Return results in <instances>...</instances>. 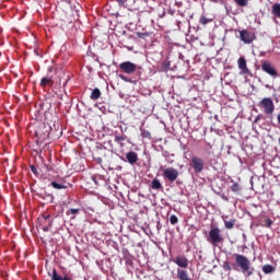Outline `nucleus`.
I'll return each mask as SVG.
<instances>
[{
    "label": "nucleus",
    "instance_id": "obj_1",
    "mask_svg": "<svg viewBox=\"0 0 280 280\" xmlns=\"http://www.w3.org/2000/svg\"><path fill=\"white\" fill-rule=\"evenodd\" d=\"M173 264L178 266L177 268V279L179 280H191L189 278V272H187V268H189V259L185 256H177L173 259Z\"/></svg>",
    "mask_w": 280,
    "mask_h": 280
},
{
    "label": "nucleus",
    "instance_id": "obj_2",
    "mask_svg": "<svg viewBox=\"0 0 280 280\" xmlns=\"http://www.w3.org/2000/svg\"><path fill=\"white\" fill-rule=\"evenodd\" d=\"M207 242H209V244H211V246L214 248L224 242V237L222 236V231H220V228L212 226L210 229Z\"/></svg>",
    "mask_w": 280,
    "mask_h": 280
},
{
    "label": "nucleus",
    "instance_id": "obj_3",
    "mask_svg": "<svg viewBox=\"0 0 280 280\" xmlns=\"http://www.w3.org/2000/svg\"><path fill=\"white\" fill-rule=\"evenodd\" d=\"M235 261L237 266H240L242 272L247 273L248 277L253 276V270H250V260H248L246 256L236 254Z\"/></svg>",
    "mask_w": 280,
    "mask_h": 280
},
{
    "label": "nucleus",
    "instance_id": "obj_4",
    "mask_svg": "<svg viewBox=\"0 0 280 280\" xmlns=\"http://www.w3.org/2000/svg\"><path fill=\"white\" fill-rule=\"evenodd\" d=\"M258 106L264 109L265 115L272 116V113H275V102L270 97L262 98Z\"/></svg>",
    "mask_w": 280,
    "mask_h": 280
},
{
    "label": "nucleus",
    "instance_id": "obj_5",
    "mask_svg": "<svg viewBox=\"0 0 280 280\" xmlns=\"http://www.w3.org/2000/svg\"><path fill=\"white\" fill-rule=\"evenodd\" d=\"M119 69L122 73H126L127 75H132L137 72L139 66H137V63H132V61H125L119 65Z\"/></svg>",
    "mask_w": 280,
    "mask_h": 280
},
{
    "label": "nucleus",
    "instance_id": "obj_6",
    "mask_svg": "<svg viewBox=\"0 0 280 280\" xmlns=\"http://www.w3.org/2000/svg\"><path fill=\"white\" fill-rule=\"evenodd\" d=\"M178 170L174 168V167H167L163 171V178H165V180H168V183H174L178 179Z\"/></svg>",
    "mask_w": 280,
    "mask_h": 280
},
{
    "label": "nucleus",
    "instance_id": "obj_7",
    "mask_svg": "<svg viewBox=\"0 0 280 280\" xmlns=\"http://www.w3.org/2000/svg\"><path fill=\"white\" fill-rule=\"evenodd\" d=\"M190 163L195 174H200L205 170V161L196 155H192Z\"/></svg>",
    "mask_w": 280,
    "mask_h": 280
},
{
    "label": "nucleus",
    "instance_id": "obj_8",
    "mask_svg": "<svg viewBox=\"0 0 280 280\" xmlns=\"http://www.w3.org/2000/svg\"><path fill=\"white\" fill-rule=\"evenodd\" d=\"M262 71L265 73H268L271 78H278L279 73L277 72V69H275V66L270 63V61H264L261 66Z\"/></svg>",
    "mask_w": 280,
    "mask_h": 280
},
{
    "label": "nucleus",
    "instance_id": "obj_9",
    "mask_svg": "<svg viewBox=\"0 0 280 280\" xmlns=\"http://www.w3.org/2000/svg\"><path fill=\"white\" fill-rule=\"evenodd\" d=\"M240 38L243 40V43H246V45H250V43L255 40V35L246 30H243L240 32Z\"/></svg>",
    "mask_w": 280,
    "mask_h": 280
},
{
    "label": "nucleus",
    "instance_id": "obj_10",
    "mask_svg": "<svg viewBox=\"0 0 280 280\" xmlns=\"http://www.w3.org/2000/svg\"><path fill=\"white\" fill-rule=\"evenodd\" d=\"M238 69L241 70V75H250V70L246 66V58L241 57L238 58Z\"/></svg>",
    "mask_w": 280,
    "mask_h": 280
},
{
    "label": "nucleus",
    "instance_id": "obj_11",
    "mask_svg": "<svg viewBox=\"0 0 280 280\" xmlns=\"http://www.w3.org/2000/svg\"><path fill=\"white\" fill-rule=\"evenodd\" d=\"M127 162H129L130 165H135L137 161H139V155L135 151H130L126 154Z\"/></svg>",
    "mask_w": 280,
    "mask_h": 280
},
{
    "label": "nucleus",
    "instance_id": "obj_12",
    "mask_svg": "<svg viewBox=\"0 0 280 280\" xmlns=\"http://www.w3.org/2000/svg\"><path fill=\"white\" fill-rule=\"evenodd\" d=\"M51 280H71V277L65 276L62 278V276L58 275V271H56V269H54L52 275H51Z\"/></svg>",
    "mask_w": 280,
    "mask_h": 280
},
{
    "label": "nucleus",
    "instance_id": "obj_13",
    "mask_svg": "<svg viewBox=\"0 0 280 280\" xmlns=\"http://www.w3.org/2000/svg\"><path fill=\"white\" fill-rule=\"evenodd\" d=\"M54 84V80L49 77H44L40 81V86H51Z\"/></svg>",
    "mask_w": 280,
    "mask_h": 280
},
{
    "label": "nucleus",
    "instance_id": "obj_14",
    "mask_svg": "<svg viewBox=\"0 0 280 280\" xmlns=\"http://www.w3.org/2000/svg\"><path fill=\"white\" fill-rule=\"evenodd\" d=\"M233 185L231 186V190L234 194H242V186L237 184V182L232 180Z\"/></svg>",
    "mask_w": 280,
    "mask_h": 280
},
{
    "label": "nucleus",
    "instance_id": "obj_15",
    "mask_svg": "<svg viewBox=\"0 0 280 280\" xmlns=\"http://www.w3.org/2000/svg\"><path fill=\"white\" fill-rule=\"evenodd\" d=\"M271 12L273 16H277V19H280V3L273 4Z\"/></svg>",
    "mask_w": 280,
    "mask_h": 280
},
{
    "label": "nucleus",
    "instance_id": "obj_16",
    "mask_svg": "<svg viewBox=\"0 0 280 280\" xmlns=\"http://www.w3.org/2000/svg\"><path fill=\"white\" fill-rule=\"evenodd\" d=\"M101 95L102 92L100 91V89L95 88L91 93V100H100Z\"/></svg>",
    "mask_w": 280,
    "mask_h": 280
},
{
    "label": "nucleus",
    "instance_id": "obj_17",
    "mask_svg": "<svg viewBox=\"0 0 280 280\" xmlns=\"http://www.w3.org/2000/svg\"><path fill=\"white\" fill-rule=\"evenodd\" d=\"M262 272H265V275H272V272H275V267L271 265H265L262 266Z\"/></svg>",
    "mask_w": 280,
    "mask_h": 280
},
{
    "label": "nucleus",
    "instance_id": "obj_18",
    "mask_svg": "<svg viewBox=\"0 0 280 280\" xmlns=\"http://www.w3.org/2000/svg\"><path fill=\"white\" fill-rule=\"evenodd\" d=\"M151 188L152 189H163V184H161V180H159V179H153L151 183Z\"/></svg>",
    "mask_w": 280,
    "mask_h": 280
},
{
    "label": "nucleus",
    "instance_id": "obj_19",
    "mask_svg": "<svg viewBox=\"0 0 280 280\" xmlns=\"http://www.w3.org/2000/svg\"><path fill=\"white\" fill-rule=\"evenodd\" d=\"M50 185L54 187V189H67L66 185L58 184V182H51Z\"/></svg>",
    "mask_w": 280,
    "mask_h": 280
},
{
    "label": "nucleus",
    "instance_id": "obj_20",
    "mask_svg": "<svg viewBox=\"0 0 280 280\" xmlns=\"http://www.w3.org/2000/svg\"><path fill=\"white\" fill-rule=\"evenodd\" d=\"M234 3L240 8H246V5H248V0H234Z\"/></svg>",
    "mask_w": 280,
    "mask_h": 280
},
{
    "label": "nucleus",
    "instance_id": "obj_21",
    "mask_svg": "<svg viewBox=\"0 0 280 280\" xmlns=\"http://www.w3.org/2000/svg\"><path fill=\"white\" fill-rule=\"evenodd\" d=\"M225 229H233L235 226V220L224 221Z\"/></svg>",
    "mask_w": 280,
    "mask_h": 280
},
{
    "label": "nucleus",
    "instance_id": "obj_22",
    "mask_svg": "<svg viewBox=\"0 0 280 280\" xmlns=\"http://www.w3.org/2000/svg\"><path fill=\"white\" fill-rule=\"evenodd\" d=\"M126 136H115L116 143H120V145H122L121 141H126Z\"/></svg>",
    "mask_w": 280,
    "mask_h": 280
},
{
    "label": "nucleus",
    "instance_id": "obj_23",
    "mask_svg": "<svg viewBox=\"0 0 280 280\" xmlns=\"http://www.w3.org/2000/svg\"><path fill=\"white\" fill-rule=\"evenodd\" d=\"M78 213H80V209H75V208L69 209L67 211V215H75Z\"/></svg>",
    "mask_w": 280,
    "mask_h": 280
},
{
    "label": "nucleus",
    "instance_id": "obj_24",
    "mask_svg": "<svg viewBox=\"0 0 280 280\" xmlns=\"http://www.w3.org/2000/svg\"><path fill=\"white\" fill-rule=\"evenodd\" d=\"M170 222L171 224H178V217H176V214H173L170 217Z\"/></svg>",
    "mask_w": 280,
    "mask_h": 280
},
{
    "label": "nucleus",
    "instance_id": "obj_25",
    "mask_svg": "<svg viewBox=\"0 0 280 280\" xmlns=\"http://www.w3.org/2000/svg\"><path fill=\"white\" fill-rule=\"evenodd\" d=\"M201 25H207L208 23H211V20L207 19V16L202 15L200 18Z\"/></svg>",
    "mask_w": 280,
    "mask_h": 280
},
{
    "label": "nucleus",
    "instance_id": "obj_26",
    "mask_svg": "<svg viewBox=\"0 0 280 280\" xmlns=\"http://www.w3.org/2000/svg\"><path fill=\"white\" fill-rule=\"evenodd\" d=\"M118 78H120V80H124V82H132V79H130L126 74H119Z\"/></svg>",
    "mask_w": 280,
    "mask_h": 280
},
{
    "label": "nucleus",
    "instance_id": "obj_27",
    "mask_svg": "<svg viewBox=\"0 0 280 280\" xmlns=\"http://www.w3.org/2000/svg\"><path fill=\"white\" fill-rule=\"evenodd\" d=\"M138 38H145L148 36L147 33H137Z\"/></svg>",
    "mask_w": 280,
    "mask_h": 280
},
{
    "label": "nucleus",
    "instance_id": "obj_28",
    "mask_svg": "<svg viewBox=\"0 0 280 280\" xmlns=\"http://www.w3.org/2000/svg\"><path fill=\"white\" fill-rule=\"evenodd\" d=\"M266 226H268V228L272 226V220L267 219L266 220Z\"/></svg>",
    "mask_w": 280,
    "mask_h": 280
},
{
    "label": "nucleus",
    "instance_id": "obj_29",
    "mask_svg": "<svg viewBox=\"0 0 280 280\" xmlns=\"http://www.w3.org/2000/svg\"><path fill=\"white\" fill-rule=\"evenodd\" d=\"M119 5H126V0H116Z\"/></svg>",
    "mask_w": 280,
    "mask_h": 280
},
{
    "label": "nucleus",
    "instance_id": "obj_30",
    "mask_svg": "<svg viewBox=\"0 0 280 280\" xmlns=\"http://www.w3.org/2000/svg\"><path fill=\"white\" fill-rule=\"evenodd\" d=\"M31 171L33 174H38V170H36V166H31Z\"/></svg>",
    "mask_w": 280,
    "mask_h": 280
},
{
    "label": "nucleus",
    "instance_id": "obj_31",
    "mask_svg": "<svg viewBox=\"0 0 280 280\" xmlns=\"http://www.w3.org/2000/svg\"><path fill=\"white\" fill-rule=\"evenodd\" d=\"M221 198H222V200H225L226 202H229V196L222 194V195H221Z\"/></svg>",
    "mask_w": 280,
    "mask_h": 280
},
{
    "label": "nucleus",
    "instance_id": "obj_32",
    "mask_svg": "<svg viewBox=\"0 0 280 280\" xmlns=\"http://www.w3.org/2000/svg\"><path fill=\"white\" fill-rule=\"evenodd\" d=\"M95 161H96V163L100 164V163H102V158H96Z\"/></svg>",
    "mask_w": 280,
    "mask_h": 280
},
{
    "label": "nucleus",
    "instance_id": "obj_33",
    "mask_svg": "<svg viewBox=\"0 0 280 280\" xmlns=\"http://www.w3.org/2000/svg\"><path fill=\"white\" fill-rule=\"evenodd\" d=\"M50 215L47 214V215H44V220H49Z\"/></svg>",
    "mask_w": 280,
    "mask_h": 280
},
{
    "label": "nucleus",
    "instance_id": "obj_34",
    "mask_svg": "<svg viewBox=\"0 0 280 280\" xmlns=\"http://www.w3.org/2000/svg\"><path fill=\"white\" fill-rule=\"evenodd\" d=\"M258 120H259V116L256 117L255 122H257Z\"/></svg>",
    "mask_w": 280,
    "mask_h": 280
},
{
    "label": "nucleus",
    "instance_id": "obj_35",
    "mask_svg": "<svg viewBox=\"0 0 280 280\" xmlns=\"http://www.w3.org/2000/svg\"><path fill=\"white\" fill-rule=\"evenodd\" d=\"M44 231H47V228H45Z\"/></svg>",
    "mask_w": 280,
    "mask_h": 280
}]
</instances>
